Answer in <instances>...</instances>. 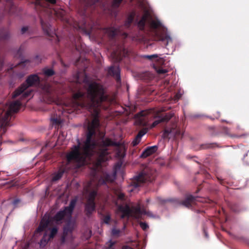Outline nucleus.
<instances>
[{
    "mask_svg": "<svg viewBox=\"0 0 249 249\" xmlns=\"http://www.w3.org/2000/svg\"><path fill=\"white\" fill-rule=\"evenodd\" d=\"M75 82L78 84L85 83L86 92L78 91L73 94L77 101V110L82 108L88 109L93 116L90 127L96 128L99 126V114L100 109H107L111 100L106 93L104 86L96 81H89L85 72H78L76 74Z\"/></svg>",
    "mask_w": 249,
    "mask_h": 249,
    "instance_id": "nucleus-1",
    "label": "nucleus"
},
{
    "mask_svg": "<svg viewBox=\"0 0 249 249\" xmlns=\"http://www.w3.org/2000/svg\"><path fill=\"white\" fill-rule=\"evenodd\" d=\"M95 135V128L89 126L86 136V140L84 144L81 146V143L78 140L77 145H74L71 148V151L67 154V159L68 161H73L79 166L87 163V159H91L95 155L96 165L101 166L103 162L107 160L109 158L108 147L116 146L120 147L121 144L115 142L108 138H105L98 142L92 138Z\"/></svg>",
    "mask_w": 249,
    "mask_h": 249,
    "instance_id": "nucleus-2",
    "label": "nucleus"
},
{
    "mask_svg": "<svg viewBox=\"0 0 249 249\" xmlns=\"http://www.w3.org/2000/svg\"><path fill=\"white\" fill-rule=\"evenodd\" d=\"M56 0H36V9L37 11L40 23L44 33L55 43L59 41L58 35L49 23L51 18L60 19L64 23L70 24L66 17L65 11L55 5Z\"/></svg>",
    "mask_w": 249,
    "mask_h": 249,
    "instance_id": "nucleus-3",
    "label": "nucleus"
},
{
    "mask_svg": "<svg viewBox=\"0 0 249 249\" xmlns=\"http://www.w3.org/2000/svg\"><path fill=\"white\" fill-rule=\"evenodd\" d=\"M21 106L19 100L0 105V136L1 137L10 124L9 118L12 113H17Z\"/></svg>",
    "mask_w": 249,
    "mask_h": 249,
    "instance_id": "nucleus-4",
    "label": "nucleus"
},
{
    "mask_svg": "<svg viewBox=\"0 0 249 249\" xmlns=\"http://www.w3.org/2000/svg\"><path fill=\"white\" fill-rule=\"evenodd\" d=\"M40 82V78L36 74H32L28 77L26 80V83H23L18 89L13 93L12 98H15L21 94L22 99L26 98L29 97L32 92V90H26L29 87L34 84H38Z\"/></svg>",
    "mask_w": 249,
    "mask_h": 249,
    "instance_id": "nucleus-5",
    "label": "nucleus"
},
{
    "mask_svg": "<svg viewBox=\"0 0 249 249\" xmlns=\"http://www.w3.org/2000/svg\"><path fill=\"white\" fill-rule=\"evenodd\" d=\"M155 171L149 167H145L131 181V185L137 188L147 182H152L155 178Z\"/></svg>",
    "mask_w": 249,
    "mask_h": 249,
    "instance_id": "nucleus-6",
    "label": "nucleus"
},
{
    "mask_svg": "<svg viewBox=\"0 0 249 249\" xmlns=\"http://www.w3.org/2000/svg\"><path fill=\"white\" fill-rule=\"evenodd\" d=\"M42 90L43 97L48 104L58 101V91L53 87L46 83L42 86Z\"/></svg>",
    "mask_w": 249,
    "mask_h": 249,
    "instance_id": "nucleus-7",
    "label": "nucleus"
},
{
    "mask_svg": "<svg viewBox=\"0 0 249 249\" xmlns=\"http://www.w3.org/2000/svg\"><path fill=\"white\" fill-rule=\"evenodd\" d=\"M198 197H195L192 195L188 196L184 200L180 201L176 198H167L163 199L162 198H158V201L161 204H164L170 202L177 205H182L186 207L190 208L196 201H199Z\"/></svg>",
    "mask_w": 249,
    "mask_h": 249,
    "instance_id": "nucleus-8",
    "label": "nucleus"
},
{
    "mask_svg": "<svg viewBox=\"0 0 249 249\" xmlns=\"http://www.w3.org/2000/svg\"><path fill=\"white\" fill-rule=\"evenodd\" d=\"M77 202V198L71 200L69 205L65 207L63 210L58 212L52 218V220L55 222H59L63 219L65 216L71 217Z\"/></svg>",
    "mask_w": 249,
    "mask_h": 249,
    "instance_id": "nucleus-9",
    "label": "nucleus"
},
{
    "mask_svg": "<svg viewBox=\"0 0 249 249\" xmlns=\"http://www.w3.org/2000/svg\"><path fill=\"white\" fill-rule=\"evenodd\" d=\"M77 101L73 97V101L72 102V107L70 109L68 108V107L66 105L64 106H60L58 104L56 105V107H55L58 111L59 113L56 114V116H58V117H52L51 120L53 122V123L59 124L61 123V120L60 118V116L61 114H63L65 112H67L68 113H71V112H74L75 110H77V107L76 106Z\"/></svg>",
    "mask_w": 249,
    "mask_h": 249,
    "instance_id": "nucleus-10",
    "label": "nucleus"
},
{
    "mask_svg": "<svg viewBox=\"0 0 249 249\" xmlns=\"http://www.w3.org/2000/svg\"><path fill=\"white\" fill-rule=\"evenodd\" d=\"M173 116V114L171 113H162L160 111H157L154 116V118L156 120L151 124V128L155 127L161 123L168 122Z\"/></svg>",
    "mask_w": 249,
    "mask_h": 249,
    "instance_id": "nucleus-11",
    "label": "nucleus"
},
{
    "mask_svg": "<svg viewBox=\"0 0 249 249\" xmlns=\"http://www.w3.org/2000/svg\"><path fill=\"white\" fill-rule=\"evenodd\" d=\"M153 110H142L135 115L136 123L141 126H146L147 124V115L150 114Z\"/></svg>",
    "mask_w": 249,
    "mask_h": 249,
    "instance_id": "nucleus-12",
    "label": "nucleus"
},
{
    "mask_svg": "<svg viewBox=\"0 0 249 249\" xmlns=\"http://www.w3.org/2000/svg\"><path fill=\"white\" fill-rule=\"evenodd\" d=\"M135 206L132 207L131 208L128 205L124 206L121 205L119 207L118 210L122 213L121 217L124 218L125 217L129 218L130 216L133 217L135 218V215L133 211V208Z\"/></svg>",
    "mask_w": 249,
    "mask_h": 249,
    "instance_id": "nucleus-13",
    "label": "nucleus"
},
{
    "mask_svg": "<svg viewBox=\"0 0 249 249\" xmlns=\"http://www.w3.org/2000/svg\"><path fill=\"white\" fill-rule=\"evenodd\" d=\"M133 211L134 212L136 219H141L143 214L147 215L149 217H154V214L151 212L146 211V210L145 209L141 208V205L140 204H138L133 208Z\"/></svg>",
    "mask_w": 249,
    "mask_h": 249,
    "instance_id": "nucleus-14",
    "label": "nucleus"
},
{
    "mask_svg": "<svg viewBox=\"0 0 249 249\" xmlns=\"http://www.w3.org/2000/svg\"><path fill=\"white\" fill-rule=\"evenodd\" d=\"M181 134L179 129L176 128L164 129L162 134V138L164 139H170L171 138H177Z\"/></svg>",
    "mask_w": 249,
    "mask_h": 249,
    "instance_id": "nucleus-15",
    "label": "nucleus"
},
{
    "mask_svg": "<svg viewBox=\"0 0 249 249\" xmlns=\"http://www.w3.org/2000/svg\"><path fill=\"white\" fill-rule=\"evenodd\" d=\"M115 178V173L109 174L107 172H103L100 178L99 179L98 184L102 185L109 182H113Z\"/></svg>",
    "mask_w": 249,
    "mask_h": 249,
    "instance_id": "nucleus-16",
    "label": "nucleus"
},
{
    "mask_svg": "<svg viewBox=\"0 0 249 249\" xmlns=\"http://www.w3.org/2000/svg\"><path fill=\"white\" fill-rule=\"evenodd\" d=\"M107 73L109 75L113 77L115 79L117 83H121L120 70L119 67L110 66L108 69Z\"/></svg>",
    "mask_w": 249,
    "mask_h": 249,
    "instance_id": "nucleus-17",
    "label": "nucleus"
},
{
    "mask_svg": "<svg viewBox=\"0 0 249 249\" xmlns=\"http://www.w3.org/2000/svg\"><path fill=\"white\" fill-rule=\"evenodd\" d=\"M52 218L49 216H44L41 219L38 227L36 229L37 232H40L44 231L50 225Z\"/></svg>",
    "mask_w": 249,
    "mask_h": 249,
    "instance_id": "nucleus-18",
    "label": "nucleus"
},
{
    "mask_svg": "<svg viewBox=\"0 0 249 249\" xmlns=\"http://www.w3.org/2000/svg\"><path fill=\"white\" fill-rule=\"evenodd\" d=\"M95 211V202L87 201L85 205V213L88 217Z\"/></svg>",
    "mask_w": 249,
    "mask_h": 249,
    "instance_id": "nucleus-19",
    "label": "nucleus"
},
{
    "mask_svg": "<svg viewBox=\"0 0 249 249\" xmlns=\"http://www.w3.org/2000/svg\"><path fill=\"white\" fill-rule=\"evenodd\" d=\"M106 32L111 39H113L117 35L120 34V29L114 27H107L106 28Z\"/></svg>",
    "mask_w": 249,
    "mask_h": 249,
    "instance_id": "nucleus-20",
    "label": "nucleus"
},
{
    "mask_svg": "<svg viewBox=\"0 0 249 249\" xmlns=\"http://www.w3.org/2000/svg\"><path fill=\"white\" fill-rule=\"evenodd\" d=\"M157 150L158 147L157 146L148 147L142 152L140 157L142 158H146L155 153Z\"/></svg>",
    "mask_w": 249,
    "mask_h": 249,
    "instance_id": "nucleus-21",
    "label": "nucleus"
},
{
    "mask_svg": "<svg viewBox=\"0 0 249 249\" xmlns=\"http://www.w3.org/2000/svg\"><path fill=\"white\" fill-rule=\"evenodd\" d=\"M158 39L162 42L165 46H167L169 43L172 41L171 37L166 34L162 33L158 35Z\"/></svg>",
    "mask_w": 249,
    "mask_h": 249,
    "instance_id": "nucleus-22",
    "label": "nucleus"
},
{
    "mask_svg": "<svg viewBox=\"0 0 249 249\" xmlns=\"http://www.w3.org/2000/svg\"><path fill=\"white\" fill-rule=\"evenodd\" d=\"M228 206L231 210L235 213H239L246 209L242 207L240 204L237 203H229Z\"/></svg>",
    "mask_w": 249,
    "mask_h": 249,
    "instance_id": "nucleus-23",
    "label": "nucleus"
},
{
    "mask_svg": "<svg viewBox=\"0 0 249 249\" xmlns=\"http://www.w3.org/2000/svg\"><path fill=\"white\" fill-rule=\"evenodd\" d=\"M135 15L136 14L135 12H132L128 15L124 24V25L126 28L129 27L134 20Z\"/></svg>",
    "mask_w": 249,
    "mask_h": 249,
    "instance_id": "nucleus-24",
    "label": "nucleus"
},
{
    "mask_svg": "<svg viewBox=\"0 0 249 249\" xmlns=\"http://www.w3.org/2000/svg\"><path fill=\"white\" fill-rule=\"evenodd\" d=\"M10 32L6 29H3L0 32V40L5 41L9 39Z\"/></svg>",
    "mask_w": 249,
    "mask_h": 249,
    "instance_id": "nucleus-25",
    "label": "nucleus"
},
{
    "mask_svg": "<svg viewBox=\"0 0 249 249\" xmlns=\"http://www.w3.org/2000/svg\"><path fill=\"white\" fill-rule=\"evenodd\" d=\"M147 19V16L144 15L138 22V26L141 30H143L145 28V23Z\"/></svg>",
    "mask_w": 249,
    "mask_h": 249,
    "instance_id": "nucleus-26",
    "label": "nucleus"
},
{
    "mask_svg": "<svg viewBox=\"0 0 249 249\" xmlns=\"http://www.w3.org/2000/svg\"><path fill=\"white\" fill-rule=\"evenodd\" d=\"M216 146V144L215 143H207L201 144L199 145L198 150L212 149L215 147Z\"/></svg>",
    "mask_w": 249,
    "mask_h": 249,
    "instance_id": "nucleus-27",
    "label": "nucleus"
},
{
    "mask_svg": "<svg viewBox=\"0 0 249 249\" xmlns=\"http://www.w3.org/2000/svg\"><path fill=\"white\" fill-rule=\"evenodd\" d=\"M42 73L45 76L49 77L55 74V71L52 68H44L42 69Z\"/></svg>",
    "mask_w": 249,
    "mask_h": 249,
    "instance_id": "nucleus-28",
    "label": "nucleus"
},
{
    "mask_svg": "<svg viewBox=\"0 0 249 249\" xmlns=\"http://www.w3.org/2000/svg\"><path fill=\"white\" fill-rule=\"evenodd\" d=\"M97 192L96 190H92L89 192L87 201L95 202V199L97 196Z\"/></svg>",
    "mask_w": 249,
    "mask_h": 249,
    "instance_id": "nucleus-29",
    "label": "nucleus"
},
{
    "mask_svg": "<svg viewBox=\"0 0 249 249\" xmlns=\"http://www.w3.org/2000/svg\"><path fill=\"white\" fill-rule=\"evenodd\" d=\"M30 63L31 61L29 60H25L19 63L17 65V66L21 67L22 68H26V69H28L29 66L30 65Z\"/></svg>",
    "mask_w": 249,
    "mask_h": 249,
    "instance_id": "nucleus-30",
    "label": "nucleus"
},
{
    "mask_svg": "<svg viewBox=\"0 0 249 249\" xmlns=\"http://www.w3.org/2000/svg\"><path fill=\"white\" fill-rule=\"evenodd\" d=\"M64 173V171L63 170H59L58 172L56 174L53 178V181H57L60 179L63 174Z\"/></svg>",
    "mask_w": 249,
    "mask_h": 249,
    "instance_id": "nucleus-31",
    "label": "nucleus"
},
{
    "mask_svg": "<svg viewBox=\"0 0 249 249\" xmlns=\"http://www.w3.org/2000/svg\"><path fill=\"white\" fill-rule=\"evenodd\" d=\"M98 1V0H85V11L86 10V8H87L89 6H92L95 4L96 2Z\"/></svg>",
    "mask_w": 249,
    "mask_h": 249,
    "instance_id": "nucleus-32",
    "label": "nucleus"
},
{
    "mask_svg": "<svg viewBox=\"0 0 249 249\" xmlns=\"http://www.w3.org/2000/svg\"><path fill=\"white\" fill-rule=\"evenodd\" d=\"M58 230L56 227H53L51 229L50 233L49 236V239L48 240H50L51 239H53L54 236L57 233Z\"/></svg>",
    "mask_w": 249,
    "mask_h": 249,
    "instance_id": "nucleus-33",
    "label": "nucleus"
},
{
    "mask_svg": "<svg viewBox=\"0 0 249 249\" xmlns=\"http://www.w3.org/2000/svg\"><path fill=\"white\" fill-rule=\"evenodd\" d=\"M116 243V241L110 240L106 243V247L107 249H114V246Z\"/></svg>",
    "mask_w": 249,
    "mask_h": 249,
    "instance_id": "nucleus-34",
    "label": "nucleus"
},
{
    "mask_svg": "<svg viewBox=\"0 0 249 249\" xmlns=\"http://www.w3.org/2000/svg\"><path fill=\"white\" fill-rule=\"evenodd\" d=\"M123 0H113L112 2V5L113 8H118Z\"/></svg>",
    "mask_w": 249,
    "mask_h": 249,
    "instance_id": "nucleus-35",
    "label": "nucleus"
},
{
    "mask_svg": "<svg viewBox=\"0 0 249 249\" xmlns=\"http://www.w3.org/2000/svg\"><path fill=\"white\" fill-rule=\"evenodd\" d=\"M115 194L117 198L120 200H124V193L119 191H115Z\"/></svg>",
    "mask_w": 249,
    "mask_h": 249,
    "instance_id": "nucleus-36",
    "label": "nucleus"
},
{
    "mask_svg": "<svg viewBox=\"0 0 249 249\" xmlns=\"http://www.w3.org/2000/svg\"><path fill=\"white\" fill-rule=\"evenodd\" d=\"M160 25V23L159 21H152L151 23V26L153 29H156Z\"/></svg>",
    "mask_w": 249,
    "mask_h": 249,
    "instance_id": "nucleus-37",
    "label": "nucleus"
},
{
    "mask_svg": "<svg viewBox=\"0 0 249 249\" xmlns=\"http://www.w3.org/2000/svg\"><path fill=\"white\" fill-rule=\"evenodd\" d=\"M120 232L121 231L119 229L113 228L111 231V235L114 236L118 237L119 236Z\"/></svg>",
    "mask_w": 249,
    "mask_h": 249,
    "instance_id": "nucleus-38",
    "label": "nucleus"
},
{
    "mask_svg": "<svg viewBox=\"0 0 249 249\" xmlns=\"http://www.w3.org/2000/svg\"><path fill=\"white\" fill-rule=\"evenodd\" d=\"M111 220V217L109 215H106L104 216L103 221L105 223L108 224Z\"/></svg>",
    "mask_w": 249,
    "mask_h": 249,
    "instance_id": "nucleus-39",
    "label": "nucleus"
},
{
    "mask_svg": "<svg viewBox=\"0 0 249 249\" xmlns=\"http://www.w3.org/2000/svg\"><path fill=\"white\" fill-rule=\"evenodd\" d=\"M143 58L148 59L149 60H152L153 58H157V54H153V55H145L143 56Z\"/></svg>",
    "mask_w": 249,
    "mask_h": 249,
    "instance_id": "nucleus-40",
    "label": "nucleus"
},
{
    "mask_svg": "<svg viewBox=\"0 0 249 249\" xmlns=\"http://www.w3.org/2000/svg\"><path fill=\"white\" fill-rule=\"evenodd\" d=\"M140 227H141V228L143 230H144V231L146 230L148 228V225H147V224H146L145 222H140Z\"/></svg>",
    "mask_w": 249,
    "mask_h": 249,
    "instance_id": "nucleus-41",
    "label": "nucleus"
},
{
    "mask_svg": "<svg viewBox=\"0 0 249 249\" xmlns=\"http://www.w3.org/2000/svg\"><path fill=\"white\" fill-rule=\"evenodd\" d=\"M148 131V129L147 128H144L142 129H141L138 133V134H139V135H140V136H141L142 137L144 134H145Z\"/></svg>",
    "mask_w": 249,
    "mask_h": 249,
    "instance_id": "nucleus-42",
    "label": "nucleus"
},
{
    "mask_svg": "<svg viewBox=\"0 0 249 249\" xmlns=\"http://www.w3.org/2000/svg\"><path fill=\"white\" fill-rule=\"evenodd\" d=\"M117 155L121 158H123L125 156V153L124 152H122L121 150H118L117 152Z\"/></svg>",
    "mask_w": 249,
    "mask_h": 249,
    "instance_id": "nucleus-43",
    "label": "nucleus"
},
{
    "mask_svg": "<svg viewBox=\"0 0 249 249\" xmlns=\"http://www.w3.org/2000/svg\"><path fill=\"white\" fill-rule=\"evenodd\" d=\"M140 140L139 139H137V138L135 137V139L132 142V144L133 146H136L140 142Z\"/></svg>",
    "mask_w": 249,
    "mask_h": 249,
    "instance_id": "nucleus-44",
    "label": "nucleus"
},
{
    "mask_svg": "<svg viewBox=\"0 0 249 249\" xmlns=\"http://www.w3.org/2000/svg\"><path fill=\"white\" fill-rule=\"evenodd\" d=\"M29 28L28 26L23 27L21 29V34H24L28 31Z\"/></svg>",
    "mask_w": 249,
    "mask_h": 249,
    "instance_id": "nucleus-45",
    "label": "nucleus"
},
{
    "mask_svg": "<svg viewBox=\"0 0 249 249\" xmlns=\"http://www.w3.org/2000/svg\"><path fill=\"white\" fill-rule=\"evenodd\" d=\"M167 72V71L165 69H159L157 70V72L159 74H164Z\"/></svg>",
    "mask_w": 249,
    "mask_h": 249,
    "instance_id": "nucleus-46",
    "label": "nucleus"
},
{
    "mask_svg": "<svg viewBox=\"0 0 249 249\" xmlns=\"http://www.w3.org/2000/svg\"><path fill=\"white\" fill-rule=\"evenodd\" d=\"M20 199L17 198L13 200L12 204L15 206V207H17V205L20 202Z\"/></svg>",
    "mask_w": 249,
    "mask_h": 249,
    "instance_id": "nucleus-47",
    "label": "nucleus"
},
{
    "mask_svg": "<svg viewBox=\"0 0 249 249\" xmlns=\"http://www.w3.org/2000/svg\"><path fill=\"white\" fill-rule=\"evenodd\" d=\"M122 249H132V248L129 246H124L122 248Z\"/></svg>",
    "mask_w": 249,
    "mask_h": 249,
    "instance_id": "nucleus-48",
    "label": "nucleus"
},
{
    "mask_svg": "<svg viewBox=\"0 0 249 249\" xmlns=\"http://www.w3.org/2000/svg\"><path fill=\"white\" fill-rule=\"evenodd\" d=\"M121 60H122V58H121V56H118L116 58L117 61L120 62L121 61Z\"/></svg>",
    "mask_w": 249,
    "mask_h": 249,
    "instance_id": "nucleus-49",
    "label": "nucleus"
},
{
    "mask_svg": "<svg viewBox=\"0 0 249 249\" xmlns=\"http://www.w3.org/2000/svg\"><path fill=\"white\" fill-rule=\"evenodd\" d=\"M136 137L137 138V139H139L141 141L142 137L140 136V135H139V134H137Z\"/></svg>",
    "mask_w": 249,
    "mask_h": 249,
    "instance_id": "nucleus-50",
    "label": "nucleus"
},
{
    "mask_svg": "<svg viewBox=\"0 0 249 249\" xmlns=\"http://www.w3.org/2000/svg\"><path fill=\"white\" fill-rule=\"evenodd\" d=\"M179 96H178V95H176L175 96V100H178L179 99Z\"/></svg>",
    "mask_w": 249,
    "mask_h": 249,
    "instance_id": "nucleus-51",
    "label": "nucleus"
},
{
    "mask_svg": "<svg viewBox=\"0 0 249 249\" xmlns=\"http://www.w3.org/2000/svg\"><path fill=\"white\" fill-rule=\"evenodd\" d=\"M73 45L75 46V49L78 50V47H77V44L76 43H73Z\"/></svg>",
    "mask_w": 249,
    "mask_h": 249,
    "instance_id": "nucleus-52",
    "label": "nucleus"
},
{
    "mask_svg": "<svg viewBox=\"0 0 249 249\" xmlns=\"http://www.w3.org/2000/svg\"><path fill=\"white\" fill-rule=\"evenodd\" d=\"M123 36H124L125 37H127V34L126 33H123Z\"/></svg>",
    "mask_w": 249,
    "mask_h": 249,
    "instance_id": "nucleus-53",
    "label": "nucleus"
},
{
    "mask_svg": "<svg viewBox=\"0 0 249 249\" xmlns=\"http://www.w3.org/2000/svg\"><path fill=\"white\" fill-rule=\"evenodd\" d=\"M126 53L127 52H126L125 49H123V53H124V54Z\"/></svg>",
    "mask_w": 249,
    "mask_h": 249,
    "instance_id": "nucleus-54",
    "label": "nucleus"
},
{
    "mask_svg": "<svg viewBox=\"0 0 249 249\" xmlns=\"http://www.w3.org/2000/svg\"><path fill=\"white\" fill-rule=\"evenodd\" d=\"M204 233H205V236H206V237H208V234H207V233L206 232V231H205V230L204 231Z\"/></svg>",
    "mask_w": 249,
    "mask_h": 249,
    "instance_id": "nucleus-55",
    "label": "nucleus"
},
{
    "mask_svg": "<svg viewBox=\"0 0 249 249\" xmlns=\"http://www.w3.org/2000/svg\"><path fill=\"white\" fill-rule=\"evenodd\" d=\"M93 178H96V173H95V171L94 172Z\"/></svg>",
    "mask_w": 249,
    "mask_h": 249,
    "instance_id": "nucleus-56",
    "label": "nucleus"
},
{
    "mask_svg": "<svg viewBox=\"0 0 249 249\" xmlns=\"http://www.w3.org/2000/svg\"><path fill=\"white\" fill-rule=\"evenodd\" d=\"M44 238H45V236H44L43 238L42 239V240H41V242L42 243V241L44 240Z\"/></svg>",
    "mask_w": 249,
    "mask_h": 249,
    "instance_id": "nucleus-57",
    "label": "nucleus"
},
{
    "mask_svg": "<svg viewBox=\"0 0 249 249\" xmlns=\"http://www.w3.org/2000/svg\"><path fill=\"white\" fill-rule=\"evenodd\" d=\"M79 60V59H77V61L75 62V64L76 65V63L78 62V61Z\"/></svg>",
    "mask_w": 249,
    "mask_h": 249,
    "instance_id": "nucleus-58",
    "label": "nucleus"
},
{
    "mask_svg": "<svg viewBox=\"0 0 249 249\" xmlns=\"http://www.w3.org/2000/svg\"><path fill=\"white\" fill-rule=\"evenodd\" d=\"M80 38L79 37H78L77 38V39H78V41H80Z\"/></svg>",
    "mask_w": 249,
    "mask_h": 249,
    "instance_id": "nucleus-59",
    "label": "nucleus"
},
{
    "mask_svg": "<svg viewBox=\"0 0 249 249\" xmlns=\"http://www.w3.org/2000/svg\"><path fill=\"white\" fill-rule=\"evenodd\" d=\"M149 202V199H147V202Z\"/></svg>",
    "mask_w": 249,
    "mask_h": 249,
    "instance_id": "nucleus-60",
    "label": "nucleus"
},
{
    "mask_svg": "<svg viewBox=\"0 0 249 249\" xmlns=\"http://www.w3.org/2000/svg\"><path fill=\"white\" fill-rule=\"evenodd\" d=\"M20 50H21V48H19V49L18 50V53L20 51Z\"/></svg>",
    "mask_w": 249,
    "mask_h": 249,
    "instance_id": "nucleus-61",
    "label": "nucleus"
},
{
    "mask_svg": "<svg viewBox=\"0 0 249 249\" xmlns=\"http://www.w3.org/2000/svg\"><path fill=\"white\" fill-rule=\"evenodd\" d=\"M248 244H249V242H248Z\"/></svg>",
    "mask_w": 249,
    "mask_h": 249,
    "instance_id": "nucleus-62",
    "label": "nucleus"
}]
</instances>
